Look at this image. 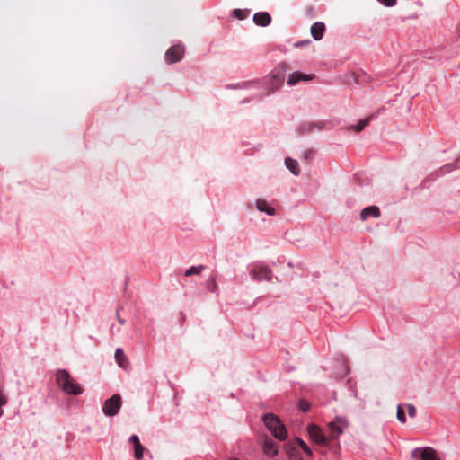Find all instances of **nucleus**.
<instances>
[{"instance_id": "16", "label": "nucleus", "mask_w": 460, "mask_h": 460, "mask_svg": "<svg viewBox=\"0 0 460 460\" xmlns=\"http://www.w3.org/2000/svg\"><path fill=\"white\" fill-rule=\"evenodd\" d=\"M256 208L260 211H263L270 216H273L275 214V209L270 207L268 202L264 199H257L256 200Z\"/></svg>"}, {"instance_id": "19", "label": "nucleus", "mask_w": 460, "mask_h": 460, "mask_svg": "<svg viewBox=\"0 0 460 460\" xmlns=\"http://www.w3.org/2000/svg\"><path fill=\"white\" fill-rule=\"evenodd\" d=\"M297 444H295V440L289 441L285 445V450L292 460H296Z\"/></svg>"}, {"instance_id": "30", "label": "nucleus", "mask_w": 460, "mask_h": 460, "mask_svg": "<svg viewBox=\"0 0 460 460\" xmlns=\"http://www.w3.org/2000/svg\"><path fill=\"white\" fill-rule=\"evenodd\" d=\"M406 408H407L409 416L411 418L415 417V415H416V409H415V407L412 404H407Z\"/></svg>"}, {"instance_id": "28", "label": "nucleus", "mask_w": 460, "mask_h": 460, "mask_svg": "<svg viewBox=\"0 0 460 460\" xmlns=\"http://www.w3.org/2000/svg\"><path fill=\"white\" fill-rule=\"evenodd\" d=\"M380 4L387 6L392 7L394 6L397 3V0H377Z\"/></svg>"}, {"instance_id": "22", "label": "nucleus", "mask_w": 460, "mask_h": 460, "mask_svg": "<svg viewBox=\"0 0 460 460\" xmlns=\"http://www.w3.org/2000/svg\"><path fill=\"white\" fill-rule=\"evenodd\" d=\"M295 444H297V447H300L302 448V450L308 456H312V450L310 449V447L305 444V441H303L301 438H296L295 439Z\"/></svg>"}, {"instance_id": "29", "label": "nucleus", "mask_w": 460, "mask_h": 460, "mask_svg": "<svg viewBox=\"0 0 460 460\" xmlns=\"http://www.w3.org/2000/svg\"><path fill=\"white\" fill-rule=\"evenodd\" d=\"M311 44V40H300V41H296L294 43V47L295 48H301V47H305V46H308Z\"/></svg>"}, {"instance_id": "33", "label": "nucleus", "mask_w": 460, "mask_h": 460, "mask_svg": "<svg viewBox=\"0 0 460 460\" xmlns=\"http://www.w3.org/2000/svg\"><path fill=\"white\" fill-rule=\"evenodd\" d=\"M228 460H238V459H235V458H230V459H228Z\"/></svg>"}, {"instance_id": "31", "label": "nucleus", "mask_w": 460, "mask_h": 460, "mask_svg": "<svg viewBox=\"0 0 460 460\" xmlns=\"http://www.w3.org/2000/svg\"><path fill=\"white\" fill-rule=\"evenodd\" d=\"M313 155H314V151L309 149V150H306V151L304 152L303 157L305 160H311L313 158Z\"/></svg>"}, {"instance_id": "23", "label": "nucleus", "mask_w": 460, "mask_h": 460, "mask_svg": "<svg viewBox=\"0 0 460 460\" xmlns=\"http://www.w3.org/2000/svg\"><path fill=\"white\" fill-rule=\"evenodd\" d=\"M249 10L247 9H234L233 11V14L235 18L239 20H243L248 16Z\"/></svg>"}, {"instance_id": "15", "label": "nucleus", "mask_w": 460, "mask_h": 460, "mask_svg": "<svg viewBox=\"0 0 460 460\" xmlns=\"http://www.w3.org/2000/svg\"><path fill=\"white\" fill-rule=\"evenodd\" d=\"M379 216H380V210L376 206L367 207V208H364L360 213V218L363 221L367 220L369 217H378Z\"/></svg>"}, {"instance_id": "3", "label": "nucleus", "mask_w": 460, "mask_h": 460, "mask_svg": "<svg viewBox=\"0 0 460 460\" xmlns=\"http://www.w3.org/2000/svg\"><path fill=\"white\" fill-rule=\"evenodd\" d=\"M121 404L122 401L120 395L114 394L104 402L102 411L106 416H115L119 411Z\"/></svg>"}, {"instance_id": "26", "label": "nucleus", "mask_w": 460, "mask_h": 460, "mask_svg": "<svg viewBox=\"0 0 460 460\" xmlns=\"http://www.w3.org/2000/svg\"><path fill=\"white\" fill-rule=\"evenodd\" d=\"M7 397L4 394L3 391L0 389V417L3 415L4 411L2 410V406L7 403Z\"/></svg>"}, {"instance_id": "8", "label": "nucleus", "mask_w": 460, "mask_h": 460, "mask_svg": "<svg viewBox=\"0 0 460 460\" xmlns=\"http://www.w3.org/2000/svg\"><path fill=\"white\" fill-rule=\"evenodd\" d=\"M184 53V48L181 45H174L171 47L165 53V59L168 63H175L180 61Z\"/></svg>"}, {"instance_id": "7", "label": "nucleus", "mask_w": 460, "mask_h": 460, "mask_svg": "<svg viewBox=\"0 0 460 460\" xmlns=\"http://www.w3.org/2000/svg\"><path fill=\"white\" fill-rule=\"evenodd\" d=\"M284 81V75L281 72L272 71L270 74L267 82V94L272 93L274 91L279 89Z\"/></svg>"}, {"instance_id": "5", "label": "nucleus", "mask_w": 460, "mask_h": 460, "mask_svg": "<svg viewBox=\"0 0 460 460\" xmlns=\"http://www.w3.org/2000/svg\"><path fill=\"white\" fill-rule=\"evenodd\" d=\"M411 456L413 460H440L437 451L430 447H416Z\"/></svg>"}, {"instance_id": "18", "label": "nucleus", "mask_w": 460, "mask_h": 460, "mask_svg": "<svg viewBox=\"0 0 460 460\" xmlns=\"http://www.w3.org/2000/svg\"><path fill=\"white\" fill-rule=\"evenodd\" d=\"M115 359L120 367L126 368L128 365L127 358L121 349H116Z\"/></svg>"}, {"instance_id": "21", "label": "nucleus", "mask_w": 460, "mask_h": 460, "mask_svg": "<svg viewBox=\"0 0 460 460\" xmlns=\"http://www.w3.org/2000/svg\"><path fill=\"white\" fill-rule=\"evenodd\" d=\"M204 268L205 267L203 265L192 266L185 271L184 275L186 277H190L192 275H199V274H200V272L203 270Z\"/></svg>"}, {"instance_id": "4", "label": "nucleus", "mask_w": 460, "mask_h": 460, "mask_svg": "<svg viewBox=\"0 0 460 460\" xmlns=\"http://www.w3.org/2000/svg\"><path fill=\"white\" fill-rule=\"evenodd\" d=\"M307 432L315 444L321 447H327L329 445V437H327L319 426L315 424H310L307 427Z\"/></svg>"}, {"instance_id": "13", "label": "nucleus", "mask_w": 460, "mask_h": 460, "mask_svg": "<svg viewBox=\"0 0 460 460\" xmlns=\"http://www.w3.org/2000/svg\"><path fill=\"white\" fill-rule=\"evenodd\" d=\"M263 452L269 456H274L278 454V448L275 442L270 438L266 437L263 441Z\"/></svg>"}, {"instance_id": "11", "label": "nucleus", "mask_w": 460, "mask_h": 460, "mask_svg": "<svg viewBox=\"0 0 460 460\" xmlns=\"http://www.w3.org/2000/svg\"><path fill=\"white\" fill-rule=\"evenodd\" d=\"M314 78V75H305L300 72H295L288 75V84L294 85L297 84L299 81H309Z\"/></svg>"}, {"instance_id": "2", "label": "nucleus", "mask_w": 460, "mask_h": 460, "mask_svg": "<svg viewBox=\"0 0 460 460\" xmlns=\"http://www.w3.org/2000/svg\"><path fill=\"white\" fill-rule=\"evenodd\" d=\"M263 422L270 433L279 440H285L288 431L285 425L272 413L263 416Z\"/></svg>"}, {"instance_id": "10", "label": "nucleus", "mask_w": 460, "mask_h": 460, "mask_svg": "<svg viewBox=\"0 0 460 460\" xmlns=\"http://www.w3.org/2000/svg\"><path fill=\"white\" fill-rule=\"evenodd\" d=\"M325 25L323 22H314L311 28H310V32H311V35L312 37L315 40H320L323 39V33L325 31Z\"/></svg>"}, {"instance_id": "1", "label": "nucleus", "mask_w": 460, "mask_h": 460, "mask_svg": "<svg viewBox=\"0 0 460 460\" xmlns=\"http://www.w3.org/2000/svg\"><path fill=\"white\" fill-rule=\"evenodd\" d=\"M56 382L62 391L67 394L78 395L83 393V388L65 369H60L57 372Z\"/></svg>"}, {"instance_id": "25", "label": "nucleus", "mask_w": 460, "mask_h": 460, "mask_svg": "<svg viewBox=\"0 0 460 460\" xmlns=\"http://www.w3.org/2000/svg\"><path fill=\"white\" fill-rule=\"evenodd\" d=\"M397 419L400 422L405 423L406 422V417L404 413V410L401 405L397 406Z\"/></svg>"}, {"instance_id": "32", "label": "nucleus", "mask_w": 460, "mask_h": 460, "mask_svg": "<svg viewBox=\"0 0 460 460\" xmlns=\"http://www.w3.org/2000/svg\"><path fill=\"white\" fill-rule=\"evenodd\" d=\"M116 317L120 325H124L125 321L120 317L119 311L116 312Z\"/></svg>"}, {"instance_id": "24", "label": "nucleus", "mask_w": 460, "mask_h": 460, "mask_svg": "<svg viewBox=\"0 0 460 460\" xmlns=\"http://www.w3.org/2000/svg\"><path fill=\"white\" fill-rule=\"evenodd\" d=\"M207 288L210 292H216L217 286L214 277H210L207 281Z\"/></svg>"}, {"instance_id": "14", "label": "nucleus", "mask_w": 460, "mask_h": 460, "mask_svg": "<svg viewBox=\"0 0 460 460\" xmlns=\"http://www.w3.org/2000/svg\"><path fill=\"white\" fill-rule=\"evenodd\" d=\"M253 22L259 26H268L271 22L270 15L266 12L256 13L253 15Z\"/></svg>"}, {"instance_id": "6", "label": "nucleus", "mask_w": 460, "mask_h": 460, "mask_svg": "<svg viewBox=\"0 0 460 460\" xmlns=\"http://www.w3.org/2000/svg\"><path fill=\"white\" fill-rule=\"evenodd\" d=\"M348 426L346 419L337 417L335 420L328 424L329 428V442L331 440L337 439L339 436L343 432V428Z\"/></svg>"}, {"instance_id": "12", "label": "nucleus", "mask_w": 460, "mask_h": 460, "mask_svg": "<svg viewBox=\"0 0 460 460\" xmlns=\"http://www.w3.org/2000/svg\"><path fill=\"white\" fill-rule=\"evenodd\" d=\"M129 441L134 446V456L137 460H140L143 457L144 447L141 445L139 438L137 435H132L129 438Z\"/></svg>"}, {"instance_id": "17", "label": "nucleus", "mask_w": 460, "mask_h": 460, "mask_svg": "<svg viewBox=\"0 0 460 460\" xmlns=\"http://www.w3.org/2000/svg\"><path fill=\"white\" fill-rule=\"evenodd\" d=\"M285 164L294 175L297 176L300 173V168L296 160L287 157L285 159Z\"/></svg>"}, {"instance_id": "20", "label": "nucleus", "mask_w": 460, "mask_h": 460, "mask_svg": "<svg viewBox=\"0 0 460 460\" xmlns=\"http://www.w3.org/2000/svg\"><path fill=\"white\" fill-rule=\"evenodd\" d=\"M372 119V117L369 116L364 119H361L358 122V124L354 127H352V128L356 131V132H360L361 130L364 129V128L366 126H367L370 122V120Z\"/></svg>"}, {"instance_id": "9", "label": "nucleus", "mask_w": 460, "mask_h": 460, "mask_svg": "<svg viewBox=\"0 0 460 460\" xmlns=\"http://www.w3.org/2000/svg\"><path fill=\"white\" fill-rule=\"evenodd\" d=\"M252 276L254 279L258 281L261 280H270L271 279V270L265 266H257L255 267L252 271Z\"/></svg>"}, {"instance_id": "27", "label": "nucleus", "mask_w": 460, "mask_h": 460, "mask_svg": "<svg viewBox=\"0 0 460 460\" xmlns=\"http://www.w3.org/2000/svg\"><path fill=\"white\" fill-rule=\"evenodd\" d=\"M310 408V404L309 402H307L306 401H304V400H300L299 401V409L302 411H307Z\"/></svg>"}]
</instances>
